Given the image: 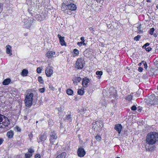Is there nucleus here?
Segmentation results:
<instances>
[{"label": "nucleus", "mask_w": 158, "mask_h": 158, "mask_svg": "<svg viewBox=\"0 0 158 158\" xmlns=\"http://www.w3.org/2000/svg\"><path fill=\"white\" fill-rule=\"evenodd\" d=\"M158 142V132H151L147 135L146 138V143L148 145V150L152 151L156 148L154 145Z\"/></svg>", "instance_id": "nucleus-1"}, {"label": "nucleus", "mask_w": 158, "mask_h": 158, "mask_svg": "<svg viewBox=\"0 0 158 158\" xmlns=\"http://www.w3.org/2000/svg\"><path fill=\"white\" fill-rule=\"evenodd\" d=\"M32 92L31 93L27 94L24 100L25 105L28 107H31L32 105L33 96L37 97L38 94L35 90H33Z\"/></svg>", "instance_id": "nucleus-2"}, {"label": "nucleus", "mask_w": 158, "mask_h": 158, "mask_svg": "<svg viewBox=\"0 0 158 158\" xmlns=\"http://www.w3.org/2000/svg\"><path fill=\"white\" fill-rule=\"evenodd\" d=\"M147 104L150 106H154L158 104V97L155 96L154 94L150 95L148 99L147 100Z\"/></svg>", "instance_id": "nucleus-3"}, {"label": "nucleus", "mask_w": 158, "mask_h": 158, "mask_svg": "<svg viewBox=\"0 0 158 158\" xmlns=\"http://www.w3.org/2000/svg\"><path fill=\"white\" fill-rule=\"evenodd\" d=\"M73 0H64V2L61 4V10L66 14L69 15L71 14V11L66 10V7H68V6L69 5L71 4L72 3H73Z\"/></svg>", "instance_id": "nucleus-4"}, {"label": "nucleus", "mask_w": 158, "mask_h": 158, "mask_svg": "<svg viewBox=\"0 0 158 158\" xmlns=\"http://www.w3.org/2000/svg\"><path fill=\"white\" fill-rule=\"evenodd\" d=\"M47 137L48 134L46 132H42L39 135V139H37V142L38 143L41 142L42 144H44Z\"/></svg>", "instance_id": "nucleus-5"}, {"label": "nucleus", "mask_w": 158, "mask_h": 158, "mask_svg": "<svg viewBox=\"0 0 158 158\" xmlns=\"http://www.w3.org/2000/svg\"><path fill=\"white\" fill-rule=\"evenodd\" d=\"M83 61L84 60L81 58L77 59L75 64V68L77 69H82L84 67Z\"/></svg>", "instance_id": "nucleus-6"}, {"label": "nucleus", "mask_w": 158, "mask_h": 158, "mask_svg": "<svg viewBox=\"0 0 158 158\" xmlns=\"http://www.w3.org/2000/svg\"><path fill=\"white\" fill-rule=\"evenodd\" d=\"M53 68L52 66H48L46 68L45 73L47 77H50L53 74Z\"/></svg>", "instance_id": "nucleus-7"}, {"label": "nucleus", "mask_w": 158, "mask_h": 158, "mask_svg": "<svg viewBox=\"0 0 158 158\" xmlns=\"http://www.w3.org/2000/svg\"><path fill=\"white\" fill-rule=\"evenodd\" d=\"M49 140L51 144H53L54 142L57 138V136L55 132L53 131H52L49 134Z\"/></svg>", "instance_id": "nucleus-8"}, {"label": "nucleus", "mask_w": 158, "mask_h": 158, "mask_svg": "<svg viewBox=\"0 0 158 158\" xmlns=\"http://www.w3.org/2000/svg\"><path fill=\"white\" fill-rule=\"evenodd\" d=\"M77 153L79 156L83 157L85 155L86 152L84 148L81 147L78 149Z\"/></svg>", "instance_id": "nucleus-9"}, {"label": "nucleus", "mask_w": 158, "mask_h": 158, "mask_svg": "<svg viewBox=\"0 0 158 158\" xmlns=\"http://www.w3.org/2000/svg\"><path fill=\"white\" fill-rule=\"evenodd\" d=\"M66 8L67 11H69L68 10L75 11L77 9V7L76 5L73 4V3H72L69 5L68 6V7H66Z\"/></svg>", "instance_id": "nucleus-10"}, {"label": "nucleus", "mask_w": 158, "mask_h": 158, "mask_svg": "<svg viewBox=\"0 0 158 158\" xmlns=\"http://www.w3.org/2000/svg\"><path fill=\"white\" fill-rule=\"evenodd\" d=\"M89 82V80L87 77H84L82 79V85L83 87L86 88L88 86V83Z\"/></svg>", "instance_id": "nucleus-11"}, {"label": "nucleus", "mask_w": 158, "mask_h": 158, "mask_svg": "<svg viewBox=\"0 0 158 158\" xmlns=\"http://www.w3.org/2000/svg\"><path fill=\"white\" fill-rule=\"evenodd\" d=\"M57 37L59 38L60 42L61 45H65L66 43L64 40V37H62L60 35L58 34L57 35Z\"/></svg>", "instance_id": "nucleus-12"}, {"label": "nucleus", "mask_w": 158, "mask_h": 158, "mask_svg": "<svg viewBox=\"0 0 158 158\" xmlns=\"http://www.w3.org/2000/svg\"><path fill=\"white\" fill-rule=\"evenodd\" d=\"M55 52L53 51H49L46 54V56L48 58H51L53 57V56L55 55Z\"/></svg>", "instance_id": "nucleus-13"}, {"label": "nucleus", "mask_w": 158, "mask_h": 158, "mask_svg": "<svg viewBox=\"0 0 158 158\" xmlns=\"http://www.w3.org/2000/svg\"><path fill=\"white\" fill-rule=\"evenodd\" d=\"M122 128V125L121 124H118L115 125L114 128L118 131V133L120 134Z\"/></svg>", "instance_id": "nucleus-14"}, {"label": "nucleus", "mask_w": 158, "mask_h": 158, "mask_svg": "<svg viewBox=\"0 0 158 158\" xmlns=\"http://www.w3.org/2000/svg\"><path fill=\"white\" fill-rule=\"evenodd\" d=\"M81 80V78L80 77H76L73 80V84L75 85H77L78 82H80Z\"/></svg>", "instance_id": "nucleus-15"}, {"label": "nucleus", "mask_w": 158, "mask_h": 158, "mask_svg": "<svg viewBox=\"0 0 158 158\" xmlns=\"http://www.w3.org/2000/svg\"><path fill=\"white\" fill-rule=\"evenodd\" d=\"M14 135V131L12 130L8 131L6 134V135L9 139H11L13 137Z\"/></svg>", "instance_id": "nucleus-16"}, {"label": "nucleus", "mask_w": 158, "mask_h": 158, "mask_svg": "<svg viewBox=\"0 0 158 158\" xmlns=\"http://www.w3.org/2000/svg\"><path fill=\"white\" fill-rule=\"evenodd\" d=\"M6 52L7 54H9L10 55H12V53L11 52V47L8 45L6 46Z\"/></svg>", "instance_id": "nucleus-17"}, {"label": "nucleus", "mask_w": 158, "mask_h": 158, "mask_svg": "<svg viewBox=\"0 0 158 158\" xmlns=\"http://www.w3.org/2000/svg\"><path fill=\"white\" fill-rule=\"evenodd\" d=\"M66 154L65 152H63L57 156L56 158H65Z\"/></svg>", "instance_id": "nucleus-18"}, {"label": "nucleus", "mask_w": 158, "mask_h": 158, "mask_svg": "<svg viewBox=\"0 0 158 158\" xmlns=\"http://www.w3.org/2000/svg\"><path fill=\"white\" fill-rule=\"evenodd\" d=\"M65 118H64V120H67L69 122H71L72 121V118L70 114L66 115L65 117Z\"/></svg>", "instance_id": "nucleus-19"}, {"label": "nucleus", "mask_w": 158, "mask_h": 158, "mask_svg": "<svg viewBox=\"0 0 158 158\" xmlns=\"http://www.w3.org/2000/svg\"><path fill=\"white\" fill-rule=\"evenodd\" d=\"M84 89L83 87H82L81 89H78L77 91L78 94L81 95H83L84 94Z\"/></svg>", "instance_id": "nucleus-20"}, {"label": "nucleus", "mask_w": 158, "mask_h": 158, "mask_svg": "<svg viewBox=\"0 0 158 158\" xmlns=\"http://www.w3.org/2000/svg\"><path fill=\"white\" fill-rule=\"evenodd\" d=\"M10 78H7L4 80L2 82L4 85H8L10 82Z\"/></svg>", "instance_id": "nucleus-21"}, {"label": "nucleus", "mask_w": 158, "mask_h": 158, "mask_svg": "<svg viewBox=\"0 0 158 158\" xmlns=\"http://www.w3.org/2000/svg\"><path fill=\"white\" fill-rule=\"evenodd\" d=\"M24 20L23 21V22L24 21ZM29 21H28L27 20L24 19V26L26 28H29L30 26V23H28Z\"/></svg>", "instance_id": "nucleus-22"}, {"label": "nucleus", "mask_w": 158, "mask_h": 158, "mask_svg": "<svg viewBox=\"0 0 158 158\" xmlns=\"http://www.w3.org/2000/svg\"><path fill=\"white\" fill-rule=\"evenodd\" d=\"M28 73V70L26 69H23L21 73V75L23 76H26Z\"/></svg>", "instance_id": "nucleus-23"}, {"label": "nucleus", "mask_w": 158, "mask_h": 158, "mask_svg": "<svg viewBox=\"0 0 158 158\" xmlns=\"http://www.w3.org/2000/svg\"><path fill=\"white\" fill-rule=\"evenodd\" d=\"M96 74L98 75L97 77L98 79H100L101 78V76L102 74V72L101 71H97L96 72Z\"/></svg>", "instance_id": "nucleus-24"}, {"label": "nucleus", "mask_w": 158, "mask_h": 158, "mask_svg": "<svg viewBox=\"0 0 158 158\" xmlns=\"http://www.w3.org/2000/svg\"><path fill=\"white\" fill-rule=\"evenodd\" d=\"M66 93L68 95H71L73 94V91L72 89H69L67 90Z\"/></svg>", "instance_id": "nucleus-25"}, {"label": "nucleus", "mask_w": 158, "mask_h": 158, "mask_svg": "<svg viewBox=\"0 0 158 158\" xmlns=\"http://www.w3.org/2000/svg\"><path fill=\"white\" fill-rule=\"evenodd\" d=\"M155 30V28L153 27L151 28L148 31V33L151 35H152L153 34Z\"/></svg>", "instance_id": "nucleus-26"}, {"label": "nucleus", "mask_w": 158, "mask_h": 158, "mask_svg": "<svg viewBox=\"0 0 158 158\" xmlns=\"http://www.w3.org/2000/svg\"><path fill=\"white\" fill-rule=\"evenodd\" d=\"M73 52L75 54V55H73V56H77L79 54V51L77 49H74L73 50Z\"/></svg>", "instance_id": "nucleus-27"}, {"label": "nucleus", "mask_w": 158, "mask_h": 158, "mask_svg": "<svg viewBox=\"0 0 158 158\" xmlns=\"http://www.w3.org/2000/svg\"><path fill=\"white\" fill-rule=\"evenodd\" d=\"M132 96L131 94H129L128 95V96H127L126 98V99L127 100L129 101H130L132 99Z\"/></svg>", "instance_id": "nucleus-28"}, {"label": "nucleus", "mask_w": 158, "mask_h": 158, "mask_svg": "<svg viewBox=\"0 0 158 158\" xmlns=\"http://www.w3.org/2000/svg\"><path fill=\"white\" fill-rule=\"evenodd\" d=\"M95 138L98 141L101 140L102 138L99 135H97L96 136H95Z\"/></svg>", "instance_id": "nucleus-29"}, {"label": "nucleus", "mask_w": 158, "mask_h": 158, "mask_svg": "<svg viewBox=\"0 0 158 158\" xmlns=\"http://www.w3.org/2000/svg\"><path fill=\"white\" fill-rule=\"evenodd\" d=\"M38 81L41 84H43L44 83V81L41 76H39L38 77Z\"/></svg>", "instance_id": "nucleus-30"}, {"label": "nucleus", "mask_w": 158, "mask_h": 158, "mask_svg": "<svg viewBox=\"0 0 158 158\" xmlns=\"http://www.w3.org/2000/svg\"><path fill=\"white\" fill-rule=\"evenodd\" d=\"M140 38L141 36L139 35H138L134 38V40L136 41H138Z\"/></svg>", "instance_id": "nucleus-31"}, {"label": "nucleus", "mask_w": 158, "mask_h": 158, "mask_svg": "<svg viewBox=\"0 0 158 158\" xmlns=\"http://www.w3.org/2000/svg\"><path fill=\"white\" fill-rule=\"evenodd\" d=\"M142 63H143V64L144 68L145 69H147V64L146 62L145 61H142Z\"/></svg>", "instance_id": "nucleus-32"}, {"label": "nucleus", "mask_w": 158, "mask_h": 158, "mask_svg": "<svg viewBox=\"0 0 158 158\" xmlns=\"http://www.w3.org/2000/svg\"><path fill=\"white\" fill-rule=\"evenodd\" d=\"M32 154H31L30 153H26L25 155V158H29L32 156Z\"/></svg>", "instance_id": "nucleus-33"}, {"label": "nucleus", "mask_w": 158, "mask_h": 158, "mask_svg": "<svg viewBox=\"0 0 158 158\" xmlns=\"http://www.w3.org/2000/svg\"><path fill=\"white\" fill-rule=\"evenodd\" d=\"M101 103L102 105V106H106L107 104L104 100H102Z\"/></svg>", "instance_id": "nucleus-34"}, {"label": "nucleus", "mask_w": 158, "mask_h": 158, "mask_svg": "<svg viewBox=\"0 0 158 158\" xmlns=\"http://www.w3.org/2000/svg\"><path fill=\"white\" fill-rule=\"evenodd\" d=\"M39 91L41 93H43L45 91V89L44 88H41L39 89Z\"/></svg>", "instance_id": "nucleus-35"}, {"label": "nucleus", "mask_w": 158, "mask_h": 158, "mask_svg": "<svg viewBox=\"0 0 158 158\" xmlns=\"http://www.w3.org/2000/svg\"><path fill=\"white\" fill-rule=\"evenodd\" d=\"M42 68L40 67H38L37 69V72L38 73H40L41 72Z\"/></svg>", "instance_id": "nucleus-36"}, {"label": "nucleus", "mask_w": 158, "mask_h": 158, "mask_svg": "<svg viewBox=\"0 0 158 158\" xmlns=\"http://www.w3.org/2000/svg\"><path fill=\"white\" fill-rule=\"evenodd\" d=\"M149 45H150L149 43H146L145 44L142 46V48L143 49L145 48H146L147 47L149 46Z\"/></svg>", "instance_id": "nucleus-37"}, {"label": "nucleus", "mask_w": 158, "mask_h": 158, "mask_svg": "<svg viewBox=\"0 0 158 158\" xmlns=\"http://www.w3.org/2000/svg\"><path fill=\"white\" fill-rule=\"evenodd\" d=\"M28 152L31 154H32V153L34 152V151L31 148H29L28 149Z\"/></svg>", "instance_id": "nucleus-38"}, {"label": "nucleus", "mask_w": 158, "mask_h": 158, "mask_svg": "<svg viewBox=\"0 0 158 158\" xmlns=\"http://www.w3.org/2000/svg\"><path fill=\"white\" fill-rule=\"evenodd\" d=\"M15 130L19 132H20L21 131V129L18 126H16L15 127Z\"/></svg>", "instance_id": "nucleus-39"}, {"label": "nucleus", "mask_w": 158, "mask_h": 158, "mask_svg": "<svg viewBox=\"0 0 158 158\" xmlns=\"http://www.w3.org/2000/svg\"><path fill=\"white\" fill-rule=\"evenodd\" d=\"M57 109L59 112H61L64 110V107L60 106V107L58 108Z\"/></svg>", "instance_id": "nucleus-40"}, {"label": "nucleus", "mask_w": 158, "mask_h": 158, "mask_svg": "<svg viewBox=\"0 0 158 158\" xmlns=\"http://www.w3.org/2000/svg\"><path fill=\"white\" fill-rule=\"evenodd\" d=\"M146 51L149 52L152 50V48L151 47L146 48H144Z\"/></svg>", "instance_id": "nucleus-41"}, {"label": "nucleus", "mask_w": 158, "mask_h": 158, "mask_svg": "<svg viewBox=\"0 0 158 158\" xmlns=\"http://www.w3.org/2000/svg\"><path fill=\"white\" fill-rule=\"evenodd\" d=\"M137 109L135 105L131 107V110H132L135 111Z\"/></svg>", "instance_id": "nucleus-42"}, {"label": "nucleus", "mask_w": 158, "mask_h": 158, "mask_svg": "<svg viewBox=\"0 0 158 158\" xmlns=\"http://www.w3.org/2000/svg\"><path fill=\"white\" fill-rule=\"evenodd\" d=\"M138 29V31H139V33H142L143 32L142 31H141L140 30L141 29V25H140L137 27Z\"/></svg>", "instance_id": "nucleus-43"}, {"label": "nucleus", "mask_w": 158, "mask_h": 158, "mask_svg": "<svg viewBox=\"0 0 158 158\" xmlns=\"http://www.w3.org/2000/svg\"><path fill=\"white\" fill-rule=\"evenodd\" d=\"M89 51V50L86 49L84 52V54H86V56H87L88 55H89V53L88 52Z\"/></svg>", "instance_id": "nucleus-44"}, {"label": "nucleus", "mask_w": 158, "mask_h": 158, "mask_svg": "<svg viewBox=\"0 0 158 158\" xmlns=\"http://www.w3.org/2000/svg\"><path fill=\"white\" fill-rule=\"evenodd\" d=\"M49 88L50 89H51L52 91H54L55 90V88L52 85H49Z\"/></svg>", "instance_id": "nucleus-45"}, {"label": "nucleus", "mask_w": 158, "mask_h": 158, "mask_svg": "<svg viewBox=\"0 0 158 158\" xmlns=\"http://www.w3.org/2000/svg\"><path fill=\"white\" fill-rule=\"evenodd\" d=\"M35 158H40V156L39 154H37L35 156Z\"/></svg>", "instance_id": "nucleus-46"}, {"label": "nucleus", "mask_w": 158, "mask_h": 158, "mask_svg": "<svg viewBox=\"0 0 158 158\" xmlns=\"http://www.w3.org/2000/svg\"><path fill=\"white\" fill-rule=\"evenodd\" d=\"M82 43H83L81 41V42H78L77 43V44L78 46H81L82 45Z\"/></svg>", "instance_id": "nucleus-47"}, {"label": "nucleus", "mask_w": 158, "mask_h": 158, "mask_svg": "<svg viewBox=\"0 0 158 158\" xmlns=\"http://www.w3.org/2000/svg\"><path fill=\"white\" fill-rule=\"evenodd\" d=\"M4 141L3 139L2 138H0V145L2 144Z\"/></svg>", "instance_id": "nucleus-48"}, {"label": "nucleus", "mask_w": 158, "mask_h": 158, "mask_svg": "<svg viewBox=\"0 0 158 158\" xmlns=\"http://www.w3.org/2000/svg\"><path fill=\"white\" fill-rule=\"evenodd\" d=\"M143 68L141 67H139L138 69V71L139 72H142L143 71Z\"/></svg>", "instance_id": "nucleus-49"}, {"label": "nucleus", "mask_w": 158, "mask_h": 158, "mask_svg": "<svg viewBox=\"0 0 158 158\" xmlns=\"http://www.w3.org/2000/svg\"><path fill=\"white\" fill-rule=\"evenodd\" d=\"M81 41L82 42H83L84 43L85 42V40H84V37H81Z\"/></svg>", "instance_id": "nucleus-50"}, {"label": "nucleus", "mask_w": 158, "mask_h": 158, "mask_svg": "<svg viewBox=\"0 0 158 158\" xmlns=\"http://www.w3.org/2000/svg\"><path fill=\"white\" fill-rule=\"evenodd\" d=\"M29 137L30 138H32L33 137V135L32 134H30L29 135Z\"/></svg>", "instance_id": "nucleus-51"}, {"label": "nucleus", "mask_w": 158, "mask_h": 158, "mask_svg": "<svg viewBox=\"0 0 158 158\" xmlns=\"http://www.w3.org/2000/svg\"><path fill=\"white\" fill-rule=\"evenodd\" d=\"M89 29L90 31H93V28L92 27L89 28Z\"/></svg>", "instance_id": "nucleus-52"}, {"label": "nucleus", "mask_w": 158, "mask_h": 158, "mask_svg": "<svg viewBox=\"0 0 158 158\" xmlns=\"http://www.w3.org/2000/svg\"><path fill=\"white\" fill-rule=\"evenodd\" d=\"M153 35H154V36L156 37L157 36V35H156V33H155V34H153Z\"/></svg>", "instance_id": "nucleus-53"}, {"label": "nucleus", "mask_w": 158, "mask_h": 158, "mask_svg": "<svg viewBox=\"0 0 158 158\" xmlns=\"http://www.w3.org/2000/svg\"><path fill=\"white\" fill-rule=\"evenodd\" d=\"M143 64V63H142V61L141 62V63L139 64L138 65L139 66H140L141 64Z\"/></svg>", "instance_id": "nucleus-54"}, {"label": "nucleus", "mask_w": 158, "mask_h": 158, "mask_svg": "<svg viewBox=\"0 0 158 158\" xmlns=\"http://www.w3.org/2000/svg\"><path fill=\"white\" fill-rule=\"evenodd\" d=\"M141 109H139L138 110V111L139 112H140L141 111Z\"/></svg>", "instance_id": "nucleus-55"}, {"label": "nucleus", "mask_w": 158, "mask_h": 158, "mask_svg": "<svg viewBox=\"0 0 158 158\" xmlns=\"http://www.w3.org/2000/svg\"><path fill=\"white\" fill-rule=\"evenodd\" d=\"M146 1L147 2H150V0H146Z\"/></svg>", "instance_id": "nucleus-56"}, {"label": "nucleus", "mask_w": 158, "mask_h": 158, "mask_svg": "<svg viewBox=\"0 0 158 158\" xmlns=\"http://www.w3.org/2000/svg\"><path fill=\"white\" fill-rule=\"evenodd\" d=\"M114 100H111V102L112 103H113V102H114Z\"/></svg>", "instance_id": "nucleus-57"}, {"label": "nucleus", "mask_w": 158, "mask_h": 158, "mask_svg": "<svg viewBox=\"0 0 158 158\" xmlns=\"http://www.w3.org/2000/svg\"><path fill=\"white\" fill-rule=\"evenodd\" d=\"M98 123H99L98 122V121H96L95 122V123L96 124H98Z\"/></svg>", "instance_id": "nucleus-58"}, {"label": "nucleus", "mask_w": 158, "mask_h": 158, "mask_svg": "<svg viewBox=\"0 0 158 158\" xmlns=\"http://www.w3.org/2000/svg\"><path fill=\"white\" fill-rule=\"evenodd\" d=\"M156 7L157 9H158V5H157L156 6Z\"/></svg>", "instance_id": "nucleus-59"}, {"label": "nucleus", "mask_w": 158, "mask_h": 158, "mask_svg": "<svg viewBox=\"0 0 158 158\" xmlns=\"http://www.w3.org/2000/svg\"><path fill=\"white\" fill-rule=\"evenodd\" d=\"M82 44H83V45H86V44L84 43V42L83 43H82Z\"/></svg>", "instance_id": "nucleus-60"}, {"label": "nucleus", "mask_w": 158, "mask_h": 158, "mask_svg": "<svg viewBox=\"0 0 158 158\" xmlns=\"http://www.w3.org/2000/svg\"><path fill=\"white\" fill-rule=\"evenodd\" d=\"M110 25L109 24V26H108V27H110V26H109Z\"/></svg>", "instance_id": "nucleus-61"}, {"label": "nucleus", "mask_w": 158, "mask_h": 158, "mask_svg": "<svg viewBox=\"0 0 158 158\" xmlns=\"http://www.w3.org/2000/svg\"><path fill=\"white\" fill-rule=\"evenodd\" d=\"M110 25L109 24V26H108V27H110V26H109Z\"/></svg>", "instance_id": "nucleus-62"}, {"label": "nucleus", "mask_w": 158, "mask_h": 158, "mask_svg": "<svg viewBox=\"0 0 158 158\" xmlns=\"http://www.w3.org/2000/svg\"><path fill=\"white\" fill-rule=\"evenodd\" d=\"M157 90H158V87H157Z\"/></svg>", "instance_id": "nucleus-63"}, {"label": "nucleus", "mask_w": 158, "mask_h": 158, "mask_svg": "<svg viewBox=\"0 0 158 158\" xmlns=\"http://www.w3.org/2000/svg\"><path fill=\"white\" fill-rule=\"evenodd\" d=\"M36 123H38V121H36Z\"/></svg>", "instance_id": "nucleus-64"}]
</instances>
